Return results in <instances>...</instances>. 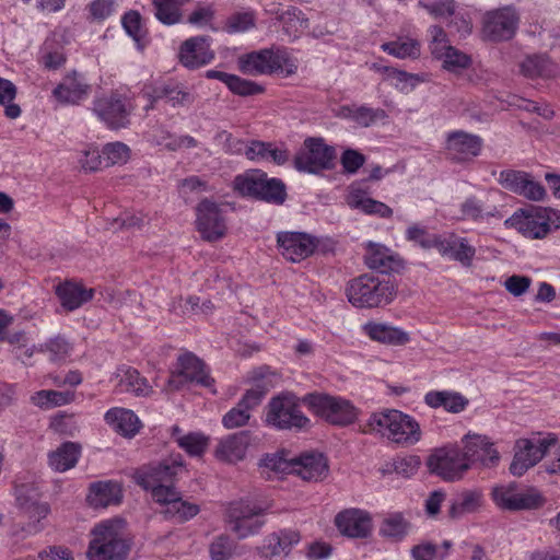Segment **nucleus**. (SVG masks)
<instances>
[{
  "label": "nucleus",
  "mask_w": 560,
  "mask_h": 560,
  "mask_svg": "<svg viewBox=\"0 0 560 560\" xmlns=\"http://www.w3.org/2000/svg\"><path fill=\"white\" fill-rule=\"evenodd\" d=\"M364 432L377 433L401 446L417 444L422 436L419 422L396 409L373 412L366 421Z\"/></svg>",
  "instance_id": "f257e3e1"
},
{
  "label": "nucleus",
  "mask_w": 560,
  "mask_h": 560,
  "mask_svg": "<svg viewBox=\"0 0 560 560\" xmlns=\"http://www.w3.org/2000/svg\"><path fill=\"white\" fill-rule=\"evenodd\" d=\"M184 470L183 456L178 453L171 454L158 463L138 469L136 479L139 486L151 491L152 499L156 501L176 491L174 481Z\"/></svg>",
  "instance_id": "f03ea898"
},
{
  "label": "nucleus",
  "mask_w": 560,
  "mask_h": 560,
  "mask_svg": "<svg viewBox=\"0 0 560 560\" xmlns=\"http://www.w3.org/2000/svg\"><path fill=\"white\" fill-rule=\"evenodd\" d=\"M238 69L247 75L280 73L288 78L298 71V63L284 48L271 47L241 56Z\"/></svg>",
  "instance_id": "7ed1b4c3"
},
{
  "label": "nucleus",
  "mask_w": 560,
  "mask_h": 560,
  "mask_svg": "<svg viewBox=\"0 0 560 560\" xmlns=\"http://www.w3.org/2000/svg\"><path fill=\"white\" fill-rule=\"evenodd\" d=\"M346 293L353 306L371 308L389 304L396 295V288L389 280L362 275L349 281Z\"/></svg>",
  "instance_id": "20e7f679"
},
{
  "label": "nucleus",
  "mask_w": 560,
  "mask_h": 560,
  "mask_svg": "<svg viewBox=\"0 0 560 560\" xmlns=\"http://www.w3.org/2000/svg\"><path fill=\"white\" fill-rule=\"evenodd\" d=\"M86 556L89 560H126L129 545L121 534V521L110 520L92 530Z\"/></svg>",
  "instance_id": "39448f33"
},
{
  "label": "nucleus",
  "mask_w": 560,
  "mask_h": 560,
  "mask_svg": "<svg viewBox=\"0 0 560 560\" xmlns=\"http://www.w3.org/2000/svg\"><path fill=\"white\" fill-rule=\"evenodd\" d=\"M265 422L277 430H305L310 419L302 412L295 396L282 394L270 399Z\"/></svg>",
  "instance_id": "423d86ee"
},
{
  "label": "nucleus",
  "mask_w": 560,
  "mask_h": 560,
  "mask_svg": "<svg viewBox=\"0 0 560 560\" xmlns=\"http://www.w3.org/2000/svg\"><path fill=\"white\" fill-rule=\"evenodd\" d=\"M269 504H257L248 500H240L229 505L226 523L230 530L238 539H245L260 532L265 525L261 516L269 510Z\"/></svg>",
  "instance_id": "0eeeda50"
},
{
  "label": "nucleus",
  "mask_w": 560,
  "mask_h": 560,
  "mask_svg": "<svg viewBox=\"0 0 560 560\" xmlns=\"http://www.w3.org/2000/svg\"><path fill=\"white\" fill-rule=\"evenodd\" d=\"M264 465L275 471H283L290 468L291 472L306 481H320L329 472L328 462L320 453H305L290 459L289 463L276 455L267 456L264 459Z\"/></svg>",
  "instance_id": "6e6552de"
},
{
  "label": "nucleus",
  "mask_w": 560,
  "mask_h": 560,
  "mask_svg": "<svg viewBox=\"0 0 560 560\" xmlns=\"http://www.w3.org/2000/svg\"><path fill=\"white\" fill-rule=\"evenodd\" d=\"M235 189L244 196L255 197L269 203L282 205L287 198L284 183L270 178L266 173L256 171L235 178Z\"/></svg>",
  "instance_id": "1a4fd4ad"
},
{
  "label": "nucleus",
  "mask_w": 560,
  "mask_h": 560,
  "mask_svg": "<svg viewBox=\"0 0 560 560\" xmlns=\"http://www.w3.org/2000/svg\"><path fill=\"white\" fill-rule=\"evenodd\" d=\"M427 466L430 472L445 481L460 480L469 470V465L464 457L463 450L456 444L436 448L428 457Z\"/></svg>",
  "instance_id": "9d476101"
},
{
  "label": "nucleus",
  "mask_w": 560,
  "mask_h": 560,
  "mask_svg": "<svg viewBox=\"0 0 560 560\" xmlns=\"http://www.w3.org/2000/svg\"><path fill=\"white\" fill-rule=\"evenodd\" d=\"M304 401L317 416L331 424L347 425L357 418V409L346 399L325 394H308Z\"/></svg>",
  "instance_id": "9b49d317"
},
{
  "label": "nucleus",
  "mask_w": 560,
  "mask_h": 560,
  "mask_svg": "<svg viewBox=\"0 0 560 560\" xmlns=\"http://www.w3.org/2000/svg\"><path fill=\"white\" fill-rule=\"evenodd\" d=\"M556 443L557 436L555 434H548L545 438L517 440L514 457L510 465L511 474L517 477L523 476L529 468L540 462Z\"/></svg>",
  "instance_id": "f8f14e48"
},
{
  "label": "nucleus",
  "mask_w": 560,
  "mask_h": 560,
  "mask_svg": "<svg viewBox=\"0 0 560 560\" xmlns=\"http://www.w3.org/2000/svg\"><path fill=\"white\" fill-rule=\"evenodd\" d=\"M335 149L327 145L322 138H307L304 149L294 158V166L300 172L316 174L332 167Z\"/></svg>",
  "instance_id": "ddd939ff"
},
{
  "label": "nucleus",
  "mask_w": 560,
  "mask_h": 560,
  "mask_svg": "<svg viewBox=\"0 0 560 560\" xmlns=\"http://www.w3.org/2000/svg\"><path fill=\"white\" fill-rule=\"evenodd\" d=\"M491 495L500 509L508 511L533 510L544 503V499L537 490L521 491L515 482L494 487Z\"/></svg>",
  "instance_id": "4468645a"
},
{
  "label": "nucleus",
  "mask_w": 560,
  "mask_h": 560,
  "mask_svg": "<svg viewBox=\"0 0 560 560\" xmlns=\"http://www.w3.org/2000/svg\"><path fill=\"white\" fill-rule=\"evenodd\" d=\"M460 443L469 469L475 465L490 468L499 464L500 454L489 436L468 432L462 438Z\"/></svg>",
  "instance_id": "2eb2a0df"
},
{
  "label": "nucleus",
  "mask_w": 560,
  "mask_h": 560,
  "mask_svg": "<svg viewBox=\"0 0 560 560\" xmlns=\"http://www.w3.org/2000/svg\"><path fill=\"white\" fill-rule=\"evenodd\" d=\"M188 382L205 387H210L213 384V378L210 377L206 364L192 352H185L177 358V372L168 378L167 389H179Z\"/></svg>",
  "instance_id": "dca6fc26"
},
{
  "label": "nucleus",
  "mask_w": 560,
  "mask_h": 560,
  "mask_svg": "<svg viewBox=\"0 0 560 560\" xmlns=\"http://www.w3.org/2000/svg\"><path fill=\"white\" fill-rule=\"evenodd\" d=\"M196 217L197 230L205 241L217 242L225 235V217L219 203L201 200L196 208Z\"/></svg>",
  "instance_id": "f3484780"
},
{
  "label": "nucleus",
  "mask_w": 560,
  "mask_h": 560,
  "mask_svg": "<svg viewBox=\"0 0 560 560\" xmlns=\"http://www.w3.org/2000/svg\"><path fill=\"white\" fill-rule=\"evenodd\" d=\"M498 182L504 189L532 201H542L547 196L545 187L524 171L503 170Z\"/></svg>",
  "instance_id": "a211bd4d"
},
{
  "label": "nucleus",
  "mask_w": 560,
  "mask_h": 560,
  "mask_svg": "<svg viewBox=\"0 0 560 560\" xmlns=\"http://www.w3.org/2000/svg\"><path fill=\"white\" fill-rule=\"evenodd\" d=\"M93 112L112 129H119L129 124L130 107L117 93L96 98L93 102Z\"/></svg>",
  "instance_id": "6ab92c4d"
},
{
  "label": "nucleus",
  "mask_w": 560,
  "mask_h": 560,
  "mask_svg": "<svg viewBox=\"0 0 560 560\" xmlns=\"http://www.w3.org/2000/svg\"><path fill=\"white\" fill-rule=\"evenodd\" d=\"M518 16L514 9L503 8L488 12L483 18V35L492 42L512 38L517 28Z\"/></svg>",
  "instance_id": "aec40b11"
},
{
  "label": "nucleus",
  "mask_w": 560,
  "mask_h": 560,
  "mask_svg": "<svg viewBox=\"0 0 560 560\" xmlns=\"http://www.w3.org/2000/svg\"><path fill=\"white\" fill-rule=\"evenodd\" d=\"M277 242L281 255L292 262L304 260L317 247L316 238L302 232H280Z\"/></svg>",
  "instance_id": "412c9836"
},
{
  "label": "nucleus",
  "mask_w": 560,
  "mask_h": 560,
  "mask_svg": "<svg viewBox=\"0 0 560 560\" xmlns=\"http://www.w3.org/2000/svg\"><path fill=\"white\" fill-rule=\"evenodd\" d=\"M445 148L453 161L466 162L480 154L482 139L466 131H453L447 135Z\"/></svg>",
  "instance_id": "4be33fe9"
},
{
  "label": "nucleus",
  "mask_w": 560,
  "mask_h": 560,
  "mask_svg": "<svg viewBox=\"0 0 560 560\" xmlns=\"http://www.w3.org/2000/svg\"><path fill=\"white\" fill-rule=\"evenodd\" d=\"M16 505L24 518L46 520L49 505L40 500V492L34 483H22L15 488Z\"/></svg>",
  "instance_id": "5701e85b"
},
{
  "label": "nucleus",
  "mask_w": 560,
  "mask_h": 560,
  "mask_svg": "<svg viewBox=\"0 0 560 560\" xmlns=\"http://www.w3.org/2000/svg\"><path fill=\"white\" fill-rule=\"evenodd\" d=\"M335 524L342 535L352 538H364L372 529L369 513L359 509H348L338 513Z\"/></svg>",
  "instance_id": "b1692460"
},
{
  "label": "nucleus",
  "mask_w": 560,
  "mask_h": 560,
  "mask_svg": "<svg viewBox=\"0 0 560 560\" xmlns=\"http://www.w3.org/2000/svg\"><path fill=\"white\" fill-rule=\"evenodd\" d=\"M214 58V52L210 49L208 37L196 36L183 43L179 50V61L188 69H197Z\"/></svg>",
  "instance_id": "393cba45"
},
{
  "label": "nucleus",
  "mask_w": 560,
  "mask_h": 560,
  "mask_svg": "<svg viewBox=\"0 0 560 560\" xmlns=\"http://www.w3.org/2000/svg\"><path fill=\"white\" fill-rule=\"evenodd\" d=\"M301 536L296 530L283 529L267 535L258 548L264 558L287 557L293 546L300 542Z\"/></svg>",
  "instance_id": "a878e982"
},
{
  "label": "nucleus",
  "mask_w": 560,
  "mask_h": 560,
  "mask_svg": "<svg viewBox=\"0 0 560 560\" xmlns=\"http://www.w3.org/2000/svg\"><path fill=\"white\" fill-rule=\"evenodd\" d=\"M505 225L514 228L525 237L532 240L544 238L548 235V229H546V221L542 220L540 208L530 213L524 211L515 212L505 220Z\"/></svg>",
  "instance_id": "bb28decb"
},
{
  "label": "nucleus",
  "mask_w": 560,
  "mask_h": 560,
  "mask_svg": "<svg viewBox=\"0 0 560 560\" xmlns=\"http://www.w3.org/2000/svg\"><path fill=\"white\" fill-rule=\"evenodd\" d=\"M150 104L147 109L153 108L154 103L165 98L173 107H189L195 102V95L186 88L177 83H165L152 88L147 93Z\"/></svg>",
  "instance_id": "cd10ccee"
},
{
  "label": "nucleus",
  "mask_w": 560,
  "mask_h": 560,
  "mask_svg": "<svg viewBox=\"0 0 560 560\" xmlns=\"http://www.w3.org/2000/svg\"><path fill=\"white\" fill-rule=\"evenodd\" d=\"M122 490L118 482L112 480L92 482L89 487L86 502L93 509H106L120 504Z\"/></svg>",
  "instance_id": "c85d7f7f"
},
{
  "label": "nucleus",
  "mask_w": 560,
  "mask_h": 560,
  "mask_svg": "<svg viewBox=\"0 0 560 560\" xmlns=\"http://www.w3.org/2000/svg\"><path fill=\"white\" fill-rule=\"evenodd\" d=\"M89 92L90 85L85 78L74 71L63 78V80L54 89L52 95L60 103L78 104L89 95Z\"/></svg>",
  "instance_id": "c756f323"
},
{
  "label": "nucleus",
  "mask_w": 560,
  "mask_h": 560,
  "mask_svg": "<svg viewBox=\"0 0 560 560\" xmlns=\"http://www.w3.org/2000/svg\"><path fill=\"white\" fill-rule=\"evenodd\" d=\"M252 442L253 439L249 431H240L230 434L218 444L217 455L219 458L229 463L242 460Z\"/></svg>",
  "instance_id": "7c9ffc66"
},
{
  "label": "nucleus",
  "mask_w": 560,
  "mask_h": 560,
  "mask_svg": "<svg viewBox=\"0 0 560 560\" xmlns=\"http://www.w3.org/2000/svg\"><path fill=\"white\" fill-rule=\"evenodd\" d=\"M56 295L61 306L71 312L91 301L94 295V290L88 289L78 282L65 281L56 287Z\"/></svg>",
  "instance_id": "2f4dec72"
},
{
  "label": "nucleus",
  "mask_w": 560,
  "mask_h": 560,
  "mask_svg": "<svg viewBox=\"0 0 560 560\" xmlns=\"http://www.w3.org/2000/svg\"><path fill=\"white\" fill-rule=\"evenodd\" d=\"M364 261L370 269L377 270L381 273L398 271L401 268V261L387 247L370 243L364 255Z\"/></svg>",
  "instance_id": "473e14b6"
},
{
  "label": "nucleus",
  "mask_w": 560,
  "mask_h": 560,
  "mask_svg": "<svg viewBox=\"0 0 560 560\" xmlns=\"http://www.w3.org/2000/svg\"><path fill=\"white\" fill-rule=\"evenodd\" d=\"M438 252L442 256L457 260L464 266H470L476 254L475 247L468 243L467 238L455 235L448 238L442 237L441 242H439Z\"/></svg>",
  "instance_id": "72a5a7b5"
},
{
  "label": "nucleus",
  "mask_w": 560,
  "mask_h": 560,
  "mask_svg": "<svg viewBox=\"0 0 560 560\" xmlns=\"http://www.w3.org/2000/svg\"><path fill=\"white\" fill-rule=\"evenodd\" d=\"M155 502L165 505L166 515L176 518L177 522H186L199 513V506L180 498L178 491L171 492Z\"/></svg>",
  "instance_id": "f704fd0d"
},
{
  "label": "nucleus",
  "mask_w": 560,
  "mask_h": 560,
  "mask_svg": "<svg viewBox=\"0 0 560 560\" xmlns=\"http://www.w3.org/2000/svg\"><path fill=\"white\" fill-rule=\"evenodd\" d=\"M339 117L350 119L360 127L368 128L378 120L387 118L382 108H372L366 105H347L339 110Z\"/></svg>",
  "instance_id": "c9c22d12"
},
{
  "label": "nucleus",
  "mask_w": 560,
  "mask_h": 560,
  "mask_svg": "<svg viewBox=\"0 0 560 560\" xmlns=\"http://www.w3.org/2000/svg\"><path fill=\"white\" fill-rule=\"evenodd\" d=\"M424 402L431 408H443L444 410L458 413L468 405V399L459 393L448 390H431L425 394Z\"/></svg>",
  "instance_id": "e433bc0d"
},
{
  "label": "nucleus",
  "mask_w": 560,
  "mask_h": 560,
  "mask_svg": "<svg viewBox=\"0 0 560 560\" xmlns=\"http://www.w3.org/2000/svg\"><path fill=\"white\" fill-rule=\"evenodd\" d=\"M363 331L372 339L387 345H405L409 341L406 331L382 323L369 322L363 325Z\"/></svg>",
  "instance_id": "4c0bfd02"
},
{
  "label": "nucleus",
  "mask_w": 560,
  "mask_h": 560,
  "mask_svg": "<svg viewBox=\"0 0 560 560\" xmlns=\"http://www.w3.org/2000/svg\"><path fill=\"white\" fill-rule=\"evenodd\" d=\"M105 420L124 436H133L140 429V420L131 410L113 408L105 413Z\"/></svg>",
  "instance_id": "58836bf2"
},
{
  "label": "nucleus",
  "mask_w": 560,
  "mask_h": 560,
  "mask_svg": "<svg viewBox=\"0 0 560 560\" xmlns=\"http://www.w3.org/2000/svg\"><path fill=\"white\" fill-rule=\"evenodd\" d=\"M118 378L117 387L124 393H132L136 396H148L152 392V387L148 384L147 378L142 377L139 372L130 366H121L116 373Z\"/></svg>",
  "instance_id": "ea45409f"
},
{
  "label": "nucleus",
  "mask_w": 560,
  "mask_h": 560,
  "mask_svg": "<svg viewBox=\"0 0 560 560\" xmlns=\"http://www.w3.org/2000/svg\"><path fill=\"white\" fill-rule=\"evenodd\" d=\"M481 505V492L478 490H467L452 500L447 515L451 520H459L466 514L477 512Z\"/></svg>",
  "instance_id": "a19ab883"
},
{
  "label": "nucleus",
  "mask_w": 560,
  "mask_h": 560,
  "mask_svg": "<svg viewBox=\"0 0 560 560\" xmlns=\"http://www.w3.org/2000/svg\"><path fill=\"white\" fill-rule=\"evenodd\" d=\"M80 452L81 447L79 444L66 442L48 454V465L55 471L60 472L71 469L75 466Z\"/></svg>",
  "instance_id": "79ce46f5"
},
{
  "label": "nucleus",
  "mask_w": 560,
  "mask_h": 560,
  "mask_svg": "<svg viewBox=\"0 0 560 560\" xmlns=\"http://www.w3.org/2000/svg\"><path fill=\"white\" fill-rule=\"evenodd\" d=\"M489 218H501L500 211L495 206H487L482 200L475 196L467 198L460 205V219L475 222L485 221Z\"/></svg>",
  "instance_id": "37998d69"
},
{
  "label": "nucleus",
  "mask_w": 560,
  "mask_h": 560,
  "mask_svg": "<svg viewBox=\"0 0 560 560\" xmlns=\"http://www.w3.org/2000/svg\"><path fill=\"white\" fill-rule=\"evenodd\" d=\"M523 75L535 78H551L558 72L556 65L546 56L534 55L526 57L520 65Z\"/></svg>",
  "instance_id": "c03bdc74"
},
{
  "label": "nucleus",
  "mask_w": 560,
  "mask_h": 560,
  "mask_svg": "<svg viewBox=\"0 0 560 560\" xmlns=\"http://www.w3.org/2000/svg\"><path fill=\"white\" fill-rule=\"evenodd\" d=\"M348 205L352 209H360L366 214H374L380 218H390L393 210L378 200L372 199L361 191H353L349 195Z\"/></svg>",
  "instance_id": "a18cd8bd"
},
{
  "label": "nucleus",
  "mask_w": 560,
  "mask_h": 560,
  "mask_svg": "<svg viewBox=\"0 0 560 560\" xmlns=\"http://www.w3.org/2000/svg\"><path fill=\"white\" fill-rule=\"evenodd\" d=\"M411 528L410 522L402 513L396 512L386 516L380 527V534L383 537L398 541L404 539Z\"/></svg>",
  "instance_id": "49530a36"
},
{
  "label": "nucleus",
  "mask_w": 560,
  "mask_h": 560,
  "mask_svg": "<svg viewBox=\"0 0 560 560\" xmlns=\"http://www.w3.org/2000/svg\"><path fill=\"white\" fill-rule=\"evenodd\" d=\"M155 18L165 25H173L182 20V7L189 0H152Z\"/></svg>",
  "instance_id": "de8ad7c7"
},
{
  "label": "nucleus",
  "mask_w": 560,
  "mask_h": 560,
  "mask_svg": "<svg viewBox=\"0 0 560 560\" xmlns=\"http://www.w3.org/2000/svg\"><path fill=\"white\" fill-rule=\"evenodd\" d=\"M74 392L38 390L31 396V402L42 409L67 405L74 400Z\"/></svg>",
  "instance_id": "09e8293b"
},
{
  "label": "nucleus",
  "mask_w": 560,
  "mask_h": 560,
  "mask_svg": "<svg viewBox=\"0 0 560 560\" xmlns=\"http://www.w3.org/2000/svg\"><path fill=\"white\" fill-rule=\"evenodd\" d=\"M382 49L397 58H416L420 55V45L416 39H398L382 45Z\"/></svg>",
  "instance_id": "8fccbe9b"
},
{
  "label": "nucleus",
  "mask_w": 560,
  "mask_h": 560,
  "mask_svg": "<svg viewBox=\"0 0 560 560\" xmlns=\"http://www.w3.org/2000/svg\"><path fill=\"white\" fill-rule=\"evenodd\" d=\"M45 520L36 518L35 522L15 523L12 525L9 537L13 546H19L31 536L37 535L45 528Z\"/></svg>",
  "instance_id": "3c124183"
},
{
  "label": "nucleus",
  "mask_w": 560,
  "mask_h": 560,
  "mask_svg": "<svg viewBox=\"0 0 560 560\" xmlns=\"http://www.w3.org/2000/svg\"><path fill=\"white\" fill-rule=\"evenodd\" d=\"M451 547L452 542L448 540H445L441 547L424 542L415 546L411 549V555L415 560H443Z\"/></svg>",
  "instance_id": "603ef678"
},
{
  "label": "nucleus",
  "mask_w": 560,
  "mask_h": 560,
  "mask_svg": "<svg viewBox=\"0 0 560 560\" xmlns=\"http://www.w3.org/2000/svg\"><path fill=\"white\" fill-rule=\"evenodd\" d=\"M15 95V85L11 81L0 78V104L4 106L5 116L11 119H15L21 115L20 106L12 103Z\"/></svg>",
  "instance_id": "864d4df0"
},
{
  "label": "nucleus",
  "mask_w": 560,
  "mask_h": 560,
  "mask_svg": "<svg viewBox=\"0 0 560 560\" xmlns=\"http://www.w3.org/2000/svg\"><path fill=\"white\" fill-rule=\"evenodd\" d=\"M101 158L105 167L125 163L129 159V148L122 142L107 143L102 150Z\"/></svg>",
  "instance_id": "5fc2aeb1"
},
{
  "label": "nucleus",
  "mask_w": 560,
  "mask_h": 560,
  "mask_svg": "<svg viewBox=\"0 0 560 560\" xmlns=\"http://www.w3.org/2000/svg\"><path fill=\"white\" fill-rule=\"evenodd\" d=\"M176 442L190 456H201L208 447V438L201 433H188L177 438Z\"/></svg>",
  "instance_id": "6e6d98bb"
},
{
  "label": "nucleus",
  "mask_w": 560,
  "mask_h": 560,
  "mask_svg": "<svg viewBox=\"0 0 560 560\" xmlns=\"http://www.w3.org/2000/svg\"><path fill=\"white\" fill-rule=\"evenodd\" d=\"M407 238L419 244L424 249L439 247L442 236L430 234L424 228L419 225L409 226L406 231Z\"/></svg>",
  "instance_id": "4d7b16f0"
},
{
  "label": "nucleus",
  "mask_w": 560,
  "mask_h": 560,
  "mask_svg": "<svg viewBox=\"0 0 560 560\" xmlns=\"http://www.w3.org/2000/svg\"><path fill=\"white\" fill-rule=\"evenodd\" d=\"M39 350L49 352L51 361H63L70 354L72 347L66 338L56 336L42 345Z\"/></svg>",
  "instance_id": "13d9d810"
},
{
  "label": "nucleus",
  "mask_w": 560,
  "mask_h": 560,
  "mask_svg": "<svg viewBox=\"0 0 560 560\" xmlns=\"http://www.w3.org/2000/svg\"><path fill=\"white\" fill-rule=\"evenodd\" d=\"M235 542L228 535H220L210 544L209 552L212 560H229L233 557Z\"/></svg>",
  "instance_id": "bf43d9fd"
},
{
  "label": "nucleus",
  "mask_w": 560,
  "mask_h": 560,
  "mask_svg": "<svg viewBox=\"0 0 560 560\" xmlns=\"http://www.w3.org/2000/svg\"><path fill=\"white\" fill-rule=\"evenodd\" d=\"M442 61L443 69L457 73L470 66L471 58L454 47L448 50V54L442 59Z\"/></svg>",
  "instance_id": "052dcab7"
},
{
  "label": "nucleus",
  "mask_w": 560,
  "mask_h": 560,
  "mask_svg": "<svg viewBox=\"0 0 560 560\" xmlns=\"http://www.w3.org/2000/svg\"><path fill=\"white\" fill-rule=\"evenodd\" d=\"M226 86L230 89L232 93L241 96H250L259 94L264 91V89L257 83L243 79L235 74H231Z\"/></svg>",
  "instance_id": "680f3d73"
},
{
  "label": "nucleus",
  "mask_w": 560,
  "mask_h": 560,
  "mask_svg": "<svg viewBox=\"0 0 560 560\" xmlns=\"http://www.w3.org/2000/svg\"><path fill=\"white\" fill-rule=\"evenodd\" d=\"M250 418L248 410L242 408L238 404L236 407L228 411L222 419V423L226 429H235L245 425Z\"/></svg>",
  "instance_id": "e2e57ef3"
},
{
  "label": "nucleus",
  "mask_w": 560,
  "mask_h": 560,
  "mask_svg": "<svg viewBox=\"0 0 560 560\" xmlns=\"http://www.w3.org/2000/svg\"><path fill=\"white\" fill-rule=\"evenodd\" d=\"M267 392L268 387L257 384L255 387L246 390L238 405L250 413V410L261 402Z\"/></svg>",
  "instance_id": "0e129e2a"
},
{
  "label": "nucleus",
  "mask_w": 560,
  "mask_h": 560,
  "mask_svg": "<svg viewBox=\"0 0 560 560\" xmlns=\"http://www.w3.org/2000/svg\"><path fill=\"white\" fill-rule=\"evenodd\" d=\"M419 5L435 18L451 16L455 13V3L453 0H439L432 3L420 1Z\"/></svg>",
  "instance_id": "69168bd1"
},
{
  "label": "nucleus",
  "mask_w": 560,
  "mask_h": 560,
  "mask_svg": "<svg viewBox=\"0 0 560 560\" xmlns=\"http://www.w3.org/2000/svg\"><path fill=\"white\" fill-rule=\"evenodd\" d=\"M363 154L353 149H347L341 155V164L347 173L354 174L364 164Z\"/></svg>",
  "instance_id": "338daca9"
},
{
  "label": "nucleus",
  "mask_w": 560,
  "mask_h": 560,
  "mask_svg": "<svg viewBox=\"0 0 560 560\" xmlns=\"http://www.w3.org/2000/svg\"><path fill=\"white\" fill-rule=\"evenodd\" d=\"M25 560H73L71 552L68 549L61 547H49L45 549L34 558H26Z\"/></svg>",
  "instance_id": "774afa93"
}]
</instances>
